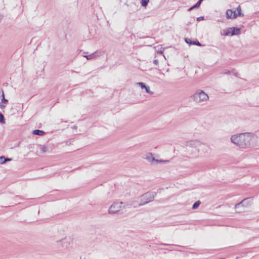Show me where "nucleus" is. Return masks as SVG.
<instances>
[{
    "label": "nucleus",
    "mask_w": 259,
    "mask_h": 259,
    "mask_svg": "<svg viewBox=\"0 0 259 259\" xmlns=\"http://www.w3.org/2000/svg\"><path fill=\"white\" fill-rule=\"evenodd\" d=\"M231 141L240 148H250L257 146L258 137L252 133H243L232 136Z\"/></svg>",
    "instance_id": "obj_1"
},
{
    "label": "nucleus",
    "mask_w": 259,
    "mask_h": 259,
    "mask_svg": "<svg viewBox=\"0 0 259 259\" xmlns=\"http://www.w3.org/2000/svg\"><path fill=\"white\" fill-rule=\"evenodd\" d=\"M186 146L188 150H189V148H194L195 151L203 154L208 153L210 150V148L207 144L202 143L197 140L188 142Z\"/></svg>",
    "instance_id": "obj_2"
},
{
    "label": "nucleus",
    "mask_w": 259,
    "mask_h": 259,
    "mask_svg": "<svg viewBox=\"0 0 259 259\" xmlns=\"http://www.w3.org/2000/svg\"><path fill=\"white\" fill-rule=\"evenodd\" d=\"M190 99L196 103H201L207 101L209 97L208 95L203 91L198 90L190 96Z\"/></svg>",
    "instance_id": "obj_3"
},
{
    "label": "nucleus",
    "mask_w": 259,
    "mask_h": 259,
    "mask_svg": "<svg viewBox=\"0 0 259 259\" xmlns=\"http://www.w3.org/2000/svg\"><path fill=\"white\" fill-rule=\"evenodd\" d=\"M157 195L156 192L148 191L139 197V201L140 205H145L153 200Z\"/></svg>",
    "instance_id": "obj_4"
},
{
    "label": "nucleus",
    "mask_w": 259,
    "mask_h": 259,
    "mask_svg": "<svg viewBox=\"0 0 259 259\" xmlns=\"http://www.w3.org/2000/svg\"><path fill=\"white\" fill-rule=\"evenodd\" d=\"M224 35L226 36L238 35L240 33V28L231 27L223 30Z\"/></svg>",
    "instance_id": "obj_5"
},
{
    "label": "nucleus",
    "mask_w": 259,
    "mask_h": 259,
    "mask_svg": "<svg viewBox=\"0 0 259 259\" xmlns=\"http://www.w3.org/2000/svg\"><path fill=\"white\" fill-rule=\"evenodd\" d=\"M123 204L122 202H114L109 207L108 212L110 214H113L118 212L121 208V204Z\"/></svg>",
    "instance_id": "obj_6"
},
{
    "label": "nucleus",
    "mask_w": 259,
    "mask_h": 259,
    "mask_svg": "<svg viewBox=\"0 0 259 259\" xmlns=\"http://www.w3.org/2000/svg\"><path fill=\"white\" fill-rule=\"evenodd\" d=\"M250 203V198H247L243 199L240 202L237 203V207L242 206L243 208L246 207Z\"/></svg>",
    "instance_id": "obj_7"
},
{
    "label": "nucleus",
    "mask_w": 259,
    "mask_h": 259,
    "mask_svg": "<svg viewBox=\"0 0 259 259\" xmlns=\"http://www.w3.org/2000/svg\"><path fill=\"white\" fill-rule=\"evenodd\" d=\"M102 55L101 52H95L89 55H84L83 57L86 58L88 60L95 59Z\"/></svg>",
    "instance_id": "obj_8"
},
{
    "label": "nucleus",
    "mask_w": 259,
    "mask_h": 259,
    "mask_svg": "<svg viewBox=\"0 0 259 259\" xmlns=\"http://www.w3.org/2000/svg\"><path fill=\"white\" fill-rule=\"evenodd\" d=\"M2 99L1 102L0 103V109H3L4 108H5L6 105L7 104V103L8 102V100H7L5 98V95H4V93L3 91H2Z\"/></svg>",
    "instance_id": "obj_9"
},
{
    "label": "nucleus",
    "mask_w": 259,
    "mask_h": 259,
    "mask_svg": "<svg viewBox=\"0 0 259 259\" xmlns=\"http://www.w3.org/2000/svg\"><path fill=\"white\" fill-rule=\"evenodd\" d=\"M185 41L189 45H194L198 46H202V45L199 42L198 40H196L195 41H192L190 39L186 38H185Z\"/></svg>",
    "instance_id": "obj_10"
},
{
    "label": "nucleus",
    "mask_w": 259,
    "mask_h": 259,
    "mask_svg": "<svg viewBox=\"0 0 259 259\" xmlns=\"http://www.w3.org/2000/svg\"><path fill=\"white\" fill-rule=\"evenodd\" d=\"M233 15L234 16V18H236L238 16H240L242 15L241 14V7L240 6H239L236 10L234 11H233Z\"/></svg>",
    "instance_id": "obj_11"
},
{
    "label": "nucleus",
    "mask_w": 259,
    "mask_h": 259,
    "mask_svg": "<svg viewBox=\"0 0 259 259\" xmlns=\"http://www.w3.org/2000/svg\"><path fill=\"white\" fill-rule=\"evenodd\" d=\"M32 134L34 135L44 136L45 135V132L40 130H34L32 131Z\"/></svg>",
    "instance_id": "obj_12"
},
{
    "label": "nucleus",
    "mask_w": 259,
    "mask_h": 259,
    "mask_svg": "<svg viewBox=\"0 0 259 259\" xmlns=\"http://www.w3.org/2000/svg\"><path fill=\"white\" fill-rule=\"evenodd\" d=\"M234 16L235 15H233V12L232 10H228L226 11V17L227 19L234 18Z\"/></svg>",
    "instance_id": "obj_13"
},
{
    "label": "nucleus",
    "mask_w": 259,
    "mask_h": 259,
    "mask_svg": "<svg viewBox=\"0 0 259 259\" xmlns=\"http://www.w3.org/2000/svg\"><path fill=\"white\" fill-rule=\"evenodd\" d=\"M146 159L152 163L153 162L154 160H156V159L153 156V155L151 153H149L147 154L146 157Z\"/></svg>",
    "instance_id": "obj_14"
},
{
    "label": "nucleus",
    "mask_w": 259,
    "mask_h": 259,
    "mask_svg": "<svg viewBox=\"0 0 259 259\" xmlns=\"http://www.w3.org/2000/svg\"><path fill=\"white\" fill-rule=\"evenodd\" d=\"M203 1V0H199L195 5L189 8V11L198 8Z\"/></svg>",
    "instance_id": "obj_15"
},
{
    "label": "nucleus",
    "mask_w": 259,
    "mask_h": 259,
    "mask_svg": "<svg viewBox=\"0 0 259 259\" xmlns=\"http://www.w3.org/2000/svg\"><path fill=\"white\" fill-rule=\"evenodd\" d=\"M237 204L235 205V209L236 210V212L240 213L244 211V208H243L242 206H238L237 207Z\"/></svg>",
    "instance_id": "obj_16"
},
{
    "label": "nucleus",
    "mask_w": 259,
    "mask_h": 259,
    "mask_svg": "<svg viewBox=\"0 0 259 259\" xmlns=\"http://www.w3.org/2000/svg\"><path fill=\"white\" fill-rule=\"evenodd\" d=\"M130 206H132L135 208H136L138 206H142V205L140 204V202H139L138 201H133L130 204Z\"/></svg>",
    "instance_id": "obj_17"
},
{
    "label": "nucleus",
    "mask_w": 259,
    "mask_h": 259,
    "mask_svg": "<svg viewBox=\"0 0 259 259\" xmlns=\"http://www.w3.org/2000/svg\"><path fill=\"white\" fill-rule=\"evenodd\" d=\"M200 204H201V202L199 200H198V201H196L193 204L192 208L194 209L197 208L199 207V206L200 205Z\"/></svg>",
    "instance_id": "obj_18"
},
{
    "label": "nucleus",
    "mask_w": 259,
    "mask_h": 259,
    "mask_svg": "<svg viewBox=\"0 0 259 259\" xmlns=\"http://www.w3.org/2000/svg\"><path fill=\"white\" fill-rule=\"evenodd\" d=\"M145 91L146 92V93H147L148 94H150V95H153V92H152L150 89V87L148 85H147L146 87V88H145Z\"/></svg>",
    "instance_id": "obj_19"
},
{
    "label": "nucleus",
    "mask_w": 259,
    "mask_h": 259,
    "mask_svg": "<svg viewBox=\"0 0 259 259\" xmlns=\"http://www.w3.org/2000/svg\"><path fill=\"white\" fill-rule=\"evenodd\" d=\"M0 123L2 124L5 123V118L4 114H0Z\"/></svg>",
    "instance_id": "obj_20"
},
{
    "label": "nucleus",
    "mask_w": 259,
    "mask_h": 259,
    "mask_svg": "<svg viewBox=\"0 0 259 259\" xmlns=\"http://www.w3.org/2000/svg\"><path fill=\"white\" fill-rule=\"evenodd\" d=\"M5 156H0V164H3L6 163V161H5Z\"/></svg>",
    "instance_id": "obj_21"
},
{
    "label": "nucleus",
    "mask_w": 259,
    "mask_h": 259,
    "mask_svg": "<svg viewBox=\"0 0 259 259\" xmlns=\"http://www.w3.org/2000/svg\"><path fill=\"white\" fill-rule=\"evenodd\" d=\"M149 2V0H141V5L146 7Z\"/></svg>",
    "instance_id": "obj_22"
},
{
    "label": "nucleus",
    "mask_w": 259,
    "mask_h": 259,
    "mask_svg": "<svg viewBox=\"0 0 259 259\" xmlns=\"http://www.w3.org/2000/svg\"><path fill=\"white\" fill-rule=\"evenodd\" d=\"M137 85H139L142 89H145L147 86L144 83L139 82L137 83Z\"/></svg>",
    "instance_id": "obj_23"
},
{
    "label": "nucleus",
    "mask_w": 259,
    "mask_h": 259,
    "mask_svg": "<svg viewBox=\"0 0 259 259\" xmlns=\"http://www.w3.org/2000/svg\"><path fill=\"white\" fill-rule=\"evenodd\" d=\"M154 161L156 162L157 163H160V162L167 163V162H169V160H162V159H156V160H154Z\"/></svg>",
    "instance_id": "obj_24"
},
{
    "label": "nucleus",
    "mask_w": 259,
    "mask_h": 259,
    "mask_svg": "<svg viewBox=\"0 0 259 259\" xmlns=\"http://www.w3.org/2000/svg\"><path fill=\"white\" fill-rule=\"evenodd\" d=\"M230 71L229 70H227V69H226V70H224L223 72H222V74H228L230 73Z\"/></svg>",
    "instance_id": "obj_25"
},
{
    "label": "nucleus",
    "mask_w": 259,
    "mask_h": 259,
    "mask_svg": "<svg viewBox=\"0 0 259 259\" xmlns=\"http://www.w3.org/2000/svg\"><path fill=\"white\" fill-rule=\"evenodd\" d=\"M47 149V148L46 146H44L43 147H42L41 150L42 152H46Z\"/></svg>",
    "instance_id": "obj_26"
},
{
    "label": "nucleus",
    "mask_w": 259,
    "mask_h": 259,
    "mask_svg": "<svg viewBox=\"0 0 259 259\" xmlns=\"http://www.w3.org/2000/svg\"><path fill=\"white\" fill-rule=\"evenodd\" d=\"M162 244L164 246H176V245H175V244H167V243H162Z\"/></svg>",
    "instance_id": "obj_27"
},
{
    "label": "nucleus",
    "mask_w": 259,
    "mask_h": 259,
    "mask_svg": "<svg viewBox=\"0 0 259 259\" xmlns=\"http://www.w3.org/2000/svg\"><path fill=\"white\" fill-rule=\"evenodd\" d=\"M12 160V158H8V157H5V161H6V163L7 162V161H10Z\"/></svg>",
    "instance_id": "obj_28"
},
{
    "label": "nucleus",
    "mask_w": 259,
    "mask_h": 259,
    "mask_svg": "<svg viewBox=\"0 0 259 259\" xmlns=\"http://www.w3.org/2000/svg\"><path fill=\"white\" fill-rule=\"evenodd\" d=\"M130 203H127L125 206H123V207L131 208L132 206H130Z\"/></svg>",
    "instance_id": "obj_29"
},
{
    "label": "nucleus",
    "mask_w": 259,
    "mask_h": 259,
    "mask_svg": "<svg viewBox=\"0 0 259 259\" xmlns=\"http://www.w3.org/2000/svg\"><path fill=\"white\" fill-rule=\"evenodd\" d=\"M203 19H204V17H198V18H197V20L198 21H200V20H203Z\"/></svg>",
    "instance_id": "obj_30"
},
{
    "label": "nucleus",
    "mask_w": 259,
    "mask_h": 259,
    "mask_svg": "<svg viewBox=\"0 0 259 259\" xmlns=\"http://www.w3.org/2000/svg\"><path fill=\"white\" fill-rule=\"evenodd\" d=\"M153 63H154V64H155V65H157V64H158V61L157 60L155 59V60H154L153 61Z\"/></svg>",
    "instance_id": "obj_31"
},
{
    "label": "nucleus",
    "mask_w": 259,
    "mask_h": 259,
    "mask_svg": "<svg viewBox=\"0 0 259 259\" xmlns=\"http://www.w3.org/2000/svg\"><path fill=\"white\" fill-rule=\"evenodd\" d=\"M73 128H76V126L75 125V126H73Z\"/></svg>",
    "instance_id": "obj_32"
},
{
    "label": "nucleus",
    "mask_w": 259,
    "mask_h": 259,
    "mask_svg": "<svg viewBox=\"0 0 259 259\" xmlns=\"http://www.w3.org/2000/svg\"><path fill=\"white\" fill-rule=\"evenodd\" d=\"M219 259H225V258H220Z\"/></svg>",
    "instance_id": "obj_33"
},
{
    "label": "nucleus",
    "mask_w": 259,
    "mask_h": 259,
    "mask_svg": "<svg viewBox=\"0 0 259 259\" xmlns=\"http://www.w3.org/2000/svg\"><path fill=\"white\" fill-rule=\"evenodd\" d=\"M0 113H2L1 112H0Z\"/></svg>",
    "instance_id": "obj_34"
}]
</instances>
